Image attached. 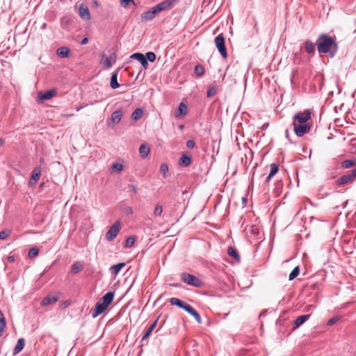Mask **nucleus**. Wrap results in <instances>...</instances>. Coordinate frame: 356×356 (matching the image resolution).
Wrapping results in <instances>:
<instances>
[{
	"mask_svg": "<svg viewBox=\"0 0 356 356\" xmlns=\"http://www.w3.org/2000/svg\"><path fill=\"white\" fill-rule=\"evenodd\" d=\"M111 169L116 172H120L123 169V165L120 163H115L112 165Z\"/></svg>",
	"mask_w": 356,
	"mask_h": 356,
	"instance_id": "40",
	"label": "nucleus"
},
{
	"mask_svg": "<svg viewBox=\"0 0 356 356\" xmlns=\"http://www.w3.org/2000/svg\"><path fill=\"white\" fill-rule=\"evenodd\" d=\"M131 58H134L138 60L144 69L148 67V63L145 56L141 53H134L131 56Z\"/></svg>",
	"mask_w": 356,
	"mask_h": 356,
	"instance_id": "13",
	"label": "nucleus"
},
{
	"mask_svg": "<svg viewBox=\"0 0 356 356\" xmlns=\"http://www.w3.org/2000/svg\"><path fill=\"white\" fill-rule=\"evenodd\" d=\"M8 260L10 261V262H13L15 261V257L14 256H9L8 257Z\"/></svg>",
	"mask_w": 356,
	"mask_h": 356,
	"instance_id": "54",
	"label": "nucleus"
},
{
	"mask_svg": "<svg viewBox=\"0 0 356 356\" xmlns=\"http://www.w3.org/2000/svg\"><path fill=\"white\" fill-rule=\"evenodd\" d=\"M191 163V157L187 154H182L179 160V165L181 167H188Z\"/></svg>",
	"mask_w": 356,
	"mask_h": 356,
	"instance_id": "17",
	"label": "nucleus"
},
{
	"mask_svg": "<svg viewBox=\"0 0 356 356\" xmlns=\"http://www.w3.org/2000/svg\"><path fill=\"white\" fill-rule=\"evenodd\" d=\"M0 324L6 325V321L5 317H4L3 314L1 309H0Z\"/></svg>",
	"mask_w": 356,
	"mask_h": 356,
	"instance_id": "48",
	"label": "nucleus"
},
{
	"mask_svg": "<svg viewBox=\"0 0 356 356\" xmlns=\"http://www.w3.org/2000/svg\"><path fill=\"white\" fill-rule=\"evenodd\" d=\"M299 273H300L299 267L298 266L295 267L293 269V270L291 272V273L289 274V280L291 281L294 280L296 277L298 276Z\"/></svg>",
	"mask_w": 356,
	"mask_h": 356,
	"instance_id": "37",
	"label": "nucleus"
},
{
	"mask_svg": "<svg viewBox=\"0 0 356 356\" xmlns=\"http://www.w3.org/2000/svg\"><path fill=\"white\" fill-rule=\"evenodd\" d=\"M116 61V55L115 54H111L109 56H102V63L105 68H110Z\"/></svg>",
	"mask_w": 356,
	"mask_h": 356,
	"instance_id": "12",
	"label": "nucleus"
},
{
	"mask_svg": "<svg viewBox=\"0 0 356 356\" xmlns=\"http://www.w3.org/2000/svg\"><path fill=\"white\" fill-rule=\"evenodd\" d=\"M122 116V112L121 110L115 111L110 118L111 122L113 124H118L121 120Z\"/></svg>",
	"mask_w": 356,
	"mask_h": 356,
	"instance_id": "18",
	"label": "nucleus"
},
{
	"mask_svg": "<svg viewBox=\"0 0 356 356\" xmlns=\"http://www.w3.org/2000/svg\"><path fill=\"white\" fill-rule=\"evenodd\" d=\"M194 72L197 76H201L204 74V68L202 65H197L195 66Z\"/></svg>",
	"mask_w": 356,
	"mask_h": 356,
	"instance_id": "35",
	"label": "nucleus"
},
{
	"mask_svg": "<svg viewBox=\"0 0 356 356\" xmlns=\"http://www.w3.org/2000/svg\"><path fill=\"white\" fill-rule=\"evenodd\" d=\"M6 325L0 324V337L2 336V334L6 328Z\"/></svg>",
	"mask_w": 356,
	"mask_h": 356,
	"instance_id": "50",
	"label": "nucleus"
},
{
	"mask_svg": "<svg viewBox=\"0 0 356 356\" xmlns=\"http://www.w3.org/2000/svg\"><path fill=\"white\" fill-rule=\"evenodd\" d=\"M157 321H158V318L156 319L151 324V325L147 328V330H146V332H145L144 335L142 337V341H144V340H146L147 339H148V337L152 334V331L154 330V328H155V327H156V325L157 324Z\"/></svg>",
	"mask_w": 356,
	"mask_h": 356,
	"instance_id": "25",
	"label": "nucleus"
},
{
	"mask_svg": "<svg viewBox=\"0 0 356 356\" xmlns=\"http://www.w3.org/2000/svg\"><path fill=\"white\" fill-rule=\"evenodd\" d=\"M355 164V161L353 160L348 159L345 160L341 163V167L344 169L350 168L353 166H354Z\"/></svg>",
	"mask_w": 356,
	"mask_h": 356,
	"instance_id": "36",
	"label": "nucleus"
},
{
	"mask_svg": "<svg viewBox=\"0 0 356 356\" xmlns=\"http://www.w3.org/2000/svg\"><path fill=\"white\" fill-rule=\"evenodd\" d=\"M270 173L269 175L266 177V180H265V182L266 183H268L270 181V180L271 179V178L275 176L277 172H278V170H279V165L278 164L275 163H273L270 165Z\"/></svg>",
	"mask_w": 356,
	"mask_h": 356,
	"instance_id": "16",
	"label": "nucleus"
},
{
	"mask_svg": "<svg viewBox=\"0 0 356 356\" xmlns=\"http://www.w3.org/2000/svg\"><path fill=\"white\" fill-rule=\"evenodd\" d=\"M134 243H135L134 237L129 236L125 241L124 247L125 248H131L134 245Z\"/></svg>",
	"mask_w": 356,
	"mask_h": 356,
	"instance_id": "41",
	"label": "nucleus"
},
{
	"mask_svg": "<svg viewBox=\"0 0 356 356\" xmlns=\"http://www.w3.org/2000/svg\"><path fill=\"white\" fill-rule=\"evenodd\" d=\"M88 42V39L87 38H84L81 41V44L82 45H84V44H86Z\"/></svg>",
	"mask_w": 356,
	"mask_h": 356,
	"instance_id": "51",
	"label": "nucleus"
},
{
	"mask_svg": "<svg viewBox=\"0 0 356 356\" xmlns=\"http://www.w3.org/2000/svg\"><path fill=\"white\" fill-rule=\"evenodd\" d=\"M74 114H67V115H65V116H67V117H71V116H73Z\"/></svg>",
	"mask_w": 356,
	"mask_h": 356,
	"instance_id": "57",
	"label": "nucleus"
},
{
	"mask_svg": "<svg viewBox=\"0 0 356 356\" xmlns=\"http://www.w3.org/2000/svg\"><path fill=\"white\" fill-rule=\"evenodd\" d=\"M149 147L145 144L141 145L139 148V153L142 158L147 157L149 153Z\"/></svg>",
	"mask_w": 356,
	"mask_h": 356,
	"instance_id": "29",
	"label": "nucleus"
},
{
	"mask_svg": "<svg viewBox=\"0 0 356 356\" xmlns=\"http://www.w3.org/2000/svg\"><path fill=\"white\" fill-rule=\"evenodd\" d=\"M93 3H94L95 5H97V4H98V2H97V1H93Z\"/></svg>",
	"mask_w": 356,
	"mask_h": 356,
	"instance_id": "58",
	"label": "nucleus"
},
{
	"mask_svg": "<svg viewBox=\"0 0 356 356\" xmlns=\"http://www.w3.org/2000/svg\"><path fill=\"white\" fill-rule=\"evenodd\" d=\"M131 2H134V0H121V5L127 7Z\"/></svg>",
	"mask_w": 356,
	"mask_h": 356,
	"instance_id": "49",
	"label": "nucleus"
},
{
	"mask_svg": "<svg viewBox=\"0 0 356 356\" xmlns=\"http://www.w3.org/2000/svg\"><path fill=\"white\" fill-rule=\"evenodd\" d=\"M121 228V223L120 220H117L114 224L109 228L108 231L106 234V238L108 241H112L115 239Z\"/></svg>",
	"mask_w": 356,
	"mask_h": 356,
	"instance_id": "6",
	"label": "nucleus"
},
{
	"mask_svg": "<svg viewBox=\"0 0 356 356\" xmlns=\"http://www.w3.org/2000/svg\"><path fill=\"white\" fill-rule=\"evenodd\" d=\"M311 118V113L305 110L302 112H298L293 115V123L307 124V122Z\"/></svg>",
	"mask_w": 356,
	"mask_h": 356,
	"instance_id": "7",
	"label": "nucleus"
},
{
	"mask_svg": "<svg viewBox=\"0 0 356 356\" xmlns=\"http://www.w3.org/2000/svg\"><path fill=\"white\" fill-rule=\"evenodd\" d=\"M218 92V87L217 86H211L209 88L207 92V97H211L216 95Z\"/></svg>",
	"mask_w": 356,
	"mask_h": 356,
	"instance_id": "33",
	"label": "nucleus"
},
{
	"mask_svg": "<svg viewBox=\"0 0 356 356\" xmlns=\"http://www.w3.org/2000/svg\"><path fill=\"white\" fill-rule=\"evenodd\" d=\"M149 10L151 11V13L153 14L154 17H155L156 16V15L160 13L161 11L157 9V6L156 5L155 6L149 9Z\"/></svg>",
	"mask_w": 356,
	"mask_h": 356,
	"instance_id": "45",
	"label": "nucleus"
},
{
	"mask_svg": "<svg viewBox=\"0 0 356 356\" xmlns=\"http://www.w3.org/2000/svg\"><path fill=\"white\" fill-rule=\"evenodd\" d=\"M309 317H310L309 314L300 316L294 321L295 327H300L305 322H306L309 318Z\"/></svg>",
	"mask_w": 356,
	"mask_h": 356,
	"instance_id": "23",
	"label": "nucleus"
},
{
	"mask_svg": "<svg viewBox=\"0 0 356 356\" xmlns=\"http://www.w3.org/2000/svg\"><path fill=\"white\" fill-rule=\"evenodd\" d=\"M183 127H184V125H181V126L179 127V128H180V129H182Z\"/></svg>",
	"mask_w": 356,
	"mask_h": 356,
	"instance_id": "59",
	"label": "nucleus"
},
{
	"mask_svg": "<svg viewBox=\"0 0 356 356\" xmlns=\"http://www.w3.org/2000/svg\"><path fill=\"white\" fill-rule=\"evenodd\" d=\"M162 213H163L162 206L161 204H156L154 208V212H153L154 216L155 217H160L162 216Z\"/></svg>",
	"mask_w": 356,
	"mask_h": 356,
	"instance_id": "38",
	"label": "nucleus"
},
{
	"mask_svg": "<svg viewBox=\"0 0 356 356\" xmlns=\"http://www.w3.org/2000/svg\"><path fill=\"white\" fill-rule=\"evenodd\" d=\"M70 49L67 47H60L57 49V54L62 58H65L69 56Z\"/></svg>",
	"mask_w": 356,
	"mask_h": 356,
	"instance_id": "32",
	"label": "nucleus"
},
{
	"mask_svg": "<svg viewBox=\"0 0 356 356\" xmlns=\"http://www.w3.org/2000/svg\"><path fill=\"white\" fill-rule=\"evenodd\" d=\"M143 114V110L140 108H137L131 114V118L136 121L139 120Z\"/></svg>",
	"mask_w": 356,
	"mask_h": 356,
	"instance_id": "31",
	"label": "nucleus"
},
{
	"mask_svg": "<svg viewBox=\"0 0 356 356\" xmlns=\"http://www.w3.org/2000/svg\"><path fill=\"white\" fill-rule=\"evenodd\" d=\"M317 47L319 53L327 54L333 48L334 51H337L335 40L330 36L321 34L317 40Z\"/></svg>",
	"mask_w": 356,
	"mask_h": 356,
	"instance_id": "2",
	"label": "nucleus"
},
{
	"mask_svg": "<svg viewBox=\"0 0 356 356\" xmlns=\"http://www.w3.org/2000/svg\"><path fill=\"white\" fill-rule=\"evenodd\" d=\"M114 296V292L109 291L100 298L95 304V308L91 310L92 317L96 318L102 314L113 302Z\"/></svg>",
	"mask_w": 356,
	"mask_h": 356,
	"instance_id": "1",
	"label": "nucleus"
},
{
	"mask_svg": "<svg viewBox=\"0 0 356 356\" xmlns=\"http://www.w3.org/2000/svg\"><path fill=\"white\" fill-rule=\"evenodd\" d=\"M145 58H147V61L149 60V62H154L156 60V54L154 52L149 51L146 53Z\"/></svg>",
	"mask_w": 356,
	"mask_h": 356,
	"instance_id": "39",
	"label": "nucleus"
},
{
	"mask_svg": "<svg viewBox=\"0 0 356 356\" xmlns=\"http://www.w3.org/2000/svg\"><path fill=\"white\" fill-rule=\"evenodd\" d=\"M215 44L221 56L223 58H227V51L225 44V38L222 34H219L215 38Z\"/></svg>",
	"mask_w": 356,
	"mask_h": 356,
	"instance_id": "5",
	"label": "nucleus"
},
{
	"mask_svg": "<svg viewBox=\"0 0 356 356\" xmlns=\"http://www.w3.org/2000/svg\"><path fill=\"white\" fill-rule=\"evenodd\" d=\"M126 213L127 214H132L133 213L132 209L131 207H128L127 208H126Z\"/></svg>",
	"mask_w": 356,
	"mask_h": 356,
	"instance_id": "52",
	"label": "nucleus"
},
{
	"mask_svg": "<svg viewBox=\"0 0 356 356\" xmlns=\"http://www.w3.org/2000/svg\"><path fill=\"white\" fill-rule=\"evenodd\" d=\"M305 49L309 54H312L315 51V44L310 40H306L305 42Z\"/></svg>",
	"mask_w": 356,
	"mask_h": 356,
	"instance_id": "26",
	"label": "nucleus"
},
{
	"mask_svg": "<svg viewBox=\"0 0 356 356\" xmlns=\"http://www.w3.org/2000/svg\"><path fill=\"white\" fill-rule=\"evenodd\" d=\"M4 143H5L4 139H3L2 138H0V146L3 145Z\"/></svg>",
	"mask_w": 356,
	"mask_h": 356,
	"instance_id": "56",
	"label": "nucleus"
},
{
	"mask_svg": "<svg viewBox=\"0 0 356 356\" xmlns=\"http://www.w3.org/2000/svg\"><path fill=\"white\" fill-rule=\"evenodd\" d=\"M83 268V265L79 261H76L72 264V266L71 267V273L72 274H76L79 272H80L81 270H82Z\"/></svg>",
	"mask_w": 356,
	"mask_h": 356,
	"instance_id": "28",
	"label": "nucleus"
},
{
	"mask_svg": "<svg viewBox=\"0 0 356 356\" xmlns=\"http://www.w3.org/2000/svg\"><path fill=\"white\" fill-rule=\"evenodd\" d=\"M79 15L83 20H89L91 15L88 6L83 3H81L79 6Z\"/></svg>",
	"mask_w": 356,
	"mask_h": 356,
	"instance_id": "11",
	"label": "nucleus"
},
{
	"mask_svg": "<svg viewBox=\"0 0 356 356\" xmlns=\"http://www.w3.org/2000/svg\"><path fill=\"white\" fill-rule=\"evenodd\" d=\"M195 142L193 140H189L186 142V147L188 149H193L195 147Z\"/></svg>",
	"mask_w": 356,
	"mask_h": 356,
	"instance_id": "47",
	"label": "nucleus"
},
{
	"mask_svg": "<svg viewBox=\"0 0 356 356\" xmlns=\"http://www.w3.org/2000/svg\"><path fill=\"white\" fill-rule=\"evenodd\" d=\"M110 86L113 89L118 88L120 85L118 82V71H115L112 73L110 81Z\"/></svg>",
	"mask_w": 356,
	"mask_h": 356,
	"instance_id": "24",
	"label": "nucleus"
},
{
	"mask_svg": "<svg viewBox=\"0 0 356 356\" xmlns=\"http://www.w3.org/2000/svg\"><path fill=\"white\" fill-rule=\"evenodd\" d=\"M58 301V298L54 296H47L44 297L42 302L41 305L42 306H46L48 305H50L51 303H55Z\"/></svg>",
	"mask_w": 356,
	"mask_h": 356,
	"instance_id": "20",
	"label": "nucleus"
},
{
	"mask_svg": "<svg viewBox=\"0 0 356 356\" xmlns=\"http://www.w3.org/2000/svg\"><path fill=\"white\" fill-rule=\"evenodd\" d=\"M131 191L134 193H137V187L134 185H131Z\"/></svg>",
	"mask_w": 356,
	"mask_h": 356,
	"instance_id": "53",
	"label": "nucleus"
},
{
	"mask_svg": "<svg viewBox=\"0 0 356 356\" xmlns=\"http://www.w3.org/2000/svg\"><path fill=\"white\" fill-rule=\"evenodd\" d=\"M339 321V317L337 316H335L327 321V325H329V326L335 324L336 323H337Z\"/></svg>",
	"mask_w": 356,
	"mask_h": 356,
	"instance_id": "44",
	"label": "nucleus"
},
{
	"mask_svg": "<svg viewBox=\"0 0 356 356\" xmlns=\"http://www.w3.org/2000/svg\"><path fill=\"white\" fill-rule=\"evenodd\" d=\"M154 18L153 14L151 13L149 10L144 12L141 15V19L144 21H150Z\"/></svg>",
	"mask_w": 356,
	"mask_h": 356,
	"instance_id": "34",
	"label": "nucleus"
},
{
	"mask_svg": "<svg viewBox=\"0 0 356 356\" xmlns=\"http://www.w3.org/2000/svg\"><path fill=\"white\" fill-rule=\"evenodd\" d=\"M181 280L182 282L194 287L200 288L203 284L202 281L200 278L188 273H181Z\"/></svg>",
	"mask_w": 356,
	"mask_h": 356,
	"instance_id": "3",
	"label": "nucleus"
},
{
	"mask_svg": "<svg viewBox=\"0 0 356 356\" xmlns=\"http://www.w3.org/2000/svg\"><path fill=\"white\" fill-rule=\"evenodd\" d=\"M8 236V233L6 230H3L0 232V239L5 240Z\"/></svg>",
	"mask_w": 356,
	"mask_h": 356,
	"instance_id": "46",
	"label": "nucleus"
},
{
	"mask_svg": "<svg viewBox=\"0 0 356 356\" xmlns=\"http://www.w3.org/2000/svg\"><path fill=\"white\" fill-rule=\"evenodd\" d=\"M81 108H78L76 110L77 111H80Z\"/></svg>",
	"mask_w": 356,
	"mask_h": 356,
	"instance_id": "60",
	"label": "nucleus"
},
{
	"mask_svg": "<svg viewBox=\"0 0 356 356\" xmlns=\"http://www.w3.org/2000/svg\"><path fill=\"white\" fill-rule=\"evenodd\" d=\"M39 252H38V248H32L29 250V257L30 258H33V257H36L38 254Z\"/></svg>",
	"mask_w": 356,
	"mask_h": 356,
	"instance_id": "43",
	"label": "nucleus"
},
{
	"mask_svg": "<svg viewBox=\"0 0 356 356\" xmlns=\"http://www.w3.org/2000/svg\"><path fill=\"white\" fill-rule=\"evenodd\" d=\"M160 172L163 175V177H166V174L168 172V165L166 163L161 164Z\"/></svg>",
	"mask_w": 356,
	"mask_h": 356,
	"instance_id": "42",
	"label": "nucleus"
},
{
	"mask_svg": "<svg viewBox=\"0 0 356 356\" xmlns=\"http://www.w3.org/2000/svg\"><path fill=\"white\" fill-rule=\"evenodd\" d=\"M187 105L184 102H181L178 107V111L175 115L176 117H179V115H186L187 114Z\"/></svg>",
	"mask_w": 356,
	"mask_h": 356,
	"instance_id": "27",
	"label": "nucleus"
},
{
	"mask_svg": "<svg viewBox=\"0 0 356 356\" xmlns=\"http://www.w3.org/2000/svg\"><path fill=\"white\" fill-rule=\"evenodd\" d=\"M57 90L56 88H52L45 92H39L38 93V97L40 100L41 102L44 101L49 100L51 99L56 95Z\"/></svg>",
	"mask_w": 356,
	"mask_h": 356,
	"instance_id": "9",
	"label": "nucleus"
},
{
	"mask_svg": "<svg viewBox=\"0 0 356 356\" xmlns=\"http://www.w3.org/2000/svg\"><path fill=\"white\" fill-rule=\"evenodd\" d=\"M174 5L173 0H165L159 3H158L157 9L161 12L163 10H166L170 9Z\"/></svg>",
	"mask_w": 356,
	"mask_h": 356,
	"instance_id": "15",
	"label": "nucleus"
},
{
	"mask_svg": "<svg viewBox=\"0 0 356 356\" xmlns=\"http://www.w3.org/2000/svg\"><path fill=\"white\" fill-rule=\"evenodd\" d=\"M293 124L294 127V132L298 137H302L310 131L311 127L308 124L293 123Z\"/></svg>",
	"mask_w": 356,
	"mask_h": 356,
	"instance_id": "8",
	"label": "nucleus"
},
{
	"mask_svg": "<svg viewBox=\"0 0 356 356\" xmlns=\"http://www.w3.org/2000/svg\"><path fill=\"white\" fill-rule=\"evenodd\" d=\"M25 346V341L23 338L18 339L17 343L13 350V355H17L20 353Z\"/></svg>",
	"mask_w": 356,
	"mask_h": 356,
	"instance_id": "22",
	"label": "nucleus"
},
{
	"mask_svg": "<svg viewBox=\"0 0 356 356\" xmlns=\"http://www.w3.org/2000/svg\"><path fill=\"white\" fill-rule=\"evenodd\" d=\"M355 179L356 169H353L337 179L336 184L338 186H344L346 184H352L355 180Z\"/></svg>",
	"mask_w": 356,
	"mask_h": 356,
	"instance_id": "4",
	"label": "nucleus"
},
{
	"mask_svg": "<svg viewBox=\"0 0 356 356\" xmlns=\"http://www.w3.org/2000/svg\"><path fill=\"white\" fill-rule=\"evenodd\" d=\"M169 302L172 305H176L178 307L183 309L184 311H186L190 305L177 298H171L169 300Z\"/></svg>",
	"mask_w": 356,
	"mask_h": 356,
	"instance_id": "14",
	"label": "nucleus"
},
{
	"mask_svg": "<svg viewBox=\"0 0 356 356\" xmlns=\"http://www.w3.org/2000/svg\"><path fill=\"white\" fill-rule=\"evenodd\" d=\"M186 312L190 314L191 316H193L198 323H202V318L200 315L191 305L188 306Z\"/></svg>",
	"mask_w": 356,
	"mask_h": 356,
	"instance_id": "19",
	"label": "nucleus"
},
{
	"mask_svg": "<svg viewBox=\"0 0 356 356\" xmlns=\"http://www.w3.org/2000/svg\"><path fill=\"white\" fill-rule=\"evenodd\" d=\"M268 125H269V124H268V123H264V124L262 125L261 129H262L263 130H264V129H267V128H268Z\"/></svg>",
	"mask_w": 356,
	"mask_h": 356,
	"instance_id": "55",
	"label": "nucleus"
},
{
	"mask_svg": "<svg viewBox=\"0 0 356 356\" xmlns=\"http://www.w3.org/2000/svg\"><path fill=\"white\" fill-rule=\"evenodd\" d=\"M124 263H118L110 267L109 270L111 274L117 275L120 271L124 267Z\"/></svg>",
	"mask_w": 356,
	"mask_h": 356,
	"instance_id": "21",
	"label": "nucleus"
},
{
	"mask_svg": "<svg viewBox=\"0 0 356 356\" xmlns=\"http://www.w3.org/2000/svg\"><path fill=\"white\" fill-rule=\"evenodd\" d=\"M41 172L42 170L40 167H36L33 170L31 177L29 181V186H33L36 184L41 175Z\"/></svg>",
	"mask_w": 356,
	"mask_h": 356,
	"instance_id": "10",
	"label": "nucleus"
},
{
	"mask_svg": "<svg viewBox=\"0 0 356 356\" xmlns=\"http://www.w3.org/2000/svg\"><path fill=\"white\" fill-rule=\"evenodd\" d=\"M227 254L230 256L234 258L236 260L238 261L240 259V256L237 250L232 247L229 246L227 249Z\"/></svg>",
	"mask_w": 356,
	"mask_h": 356,
	"instance_id": "30",
	"label": "nucleus"
}]
</instances>
